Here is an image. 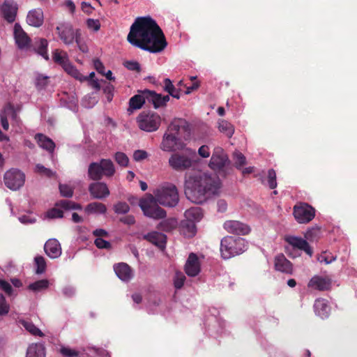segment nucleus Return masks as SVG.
<instances>
[{
	"instance_id": "nucleus-61",
	"label": "nucleus",
	"mask_w": 357,
	"mask_h": 357,
	"mask_svg": "<svg viewBox=\"0 0 357 357\" xmlns=\"http://www.w3.org/2000/svg\"><path fill=\"white\" fill-rule=\"evenodd\" d=\"M94 244L100 249H110L112 248L111 243L102 238H97L94 241Z\"/></svg>"
},
{
	"instance_id": "nucleus-49",
	"label": "nucleus",
	"mask_w": 357,
	"mask_h": 357,
	"mask_svg": "<svg viewBox=\"0 0 357 357\" xmlns=\"http://www.w3.org/2000/svg\"><path fill=\"white\" fill-rule=\"evenodd\" d=\"M35 263L37 266L36 273L41 274L45 272L46 269V262L45 258L42 256H37L35 257Z\"/></svg>"
},
{
	"instance_id": "nucleus-15",
	"label": "nucleus",
	"mask_w": 357,
	"mask_h": 357,
	"mask_svg": "<svg viewBox=\"0 0 357 357\" xmlns=\"http://www.w3.org/2000/svg\"><path fill=\"white\" fill-rule=\"evenodd\" d=\"M225 229L236 235H246L250 229L248 225L237 220H227L224 223Z\"/></svg>"
},
{
	"instance_id": "nucleus-47",
	"label": "nucleus",
	"mask_w": 357,
	"mask_h": 357,
	"mask_svg": "<svg viewBox=\"0 0 357 357\" xmlns=\"http://www.w3.org/2000/svg\"><path fill=\"white\" fill-rule=\"evenodd\" d=\"M60 353L63 357H80V352L68 347H61Z\"/></svg>"
},
{
	"instance_id": "nucleus-10",
	"label": "nucleus",
	"mask_w": 357,
	"mask_h": 357,
	"mask_svg": "<svg viewBox=\"0 0 357 357\" xmlns=\"http://www.w3.org/2000/svg\"><path fill=\"white\" fill-rule=\"evenodd\" d=\"M3 178L7 188L16 190L24 185L25 175L17 169H11L5 173Z\"/></svg>"
},
{
	"instance_id": "nucleus-43",
	"label": "nucleus",
	"mask_w": 357,
	"mask_h": 357,
	"mask_svg": "<svg viewBox=\"0 0 357 357\" xmlns=\"http://www.w3.org/2000/svg\"><path fill=\"white\" fill-rule=\"evenodd\" d=\"M49 287V281L46 279L40 280L35 282L31 283L28 286V289L33 291L38 292L42 290L46 289Z\"/></svg>"
},
{
	"instance_id": "nucleus-26",
	"label": "nucleus",
	"mask_w": 357,
	"mask_h": 357,
	"mask_svg": "<svg viewBox=\"0 0 357 357\" xmlns=\"http://www.w3.org/2000/svg\"><path fill=\"white\" fill-rule=\"evenodd\" d=\"M43 12L40 8L30 10L26 16L27 23L32 26L39 27L43 23Z\"/></svg>"
},
{
	"instance_id": "nucleus-30",
	"label": "nucleus",
	"mask_w": 357,
	"mask_h": 357,
	"mask_svg": "<svg viewBox=\"0 0 357 357\" xmlns=\"http://www.w3.org/2000/svg\"><path fill=\"white\" fill-rule=\"evenodd\" d=\"M45 347L41 343H32L26 349V357H45Z\"/></svg>"
},
{
	"instance_id": "nucleus-56",
	"label": "nucleus",
	"mask_w": 357,
	"mask_h": 357,
	"mask_svg": "<svg viewBox=\"0 0 357 357\" xmlns=\"http://www.w3.org/2000/svg\"><path fill=\"white\" fill-rule=\"evenodd\" d=\"M36 169L38 173L41 175L46 176L47 177L51 178L54 175V173L50 169L46 168L43 165L37 164Z\"/></svg>"
},
{
	"instance_id": "nucleus-48",
	"label": "nucleus",
	"mask_w": 357,
	"mask_h": 357,
	"mask_svg": "<svg viewBox=\"0 0 357 357\" xmlns=\"http://www.w3.org/2000/svg\"><path fill=\"white\" fill-rule=\"evenodd\" d=\"M114 210L117 214H126L130 211V206L126 202H119L114 206Z\"/></svg>"
},
{
	"instance_id": "nucleus-42",
	"label": "nucleus",
	"mask_w": 357,
	"mask_h": 357,
	"mask_svg": "<svg viewBox=\"0 0 357 357\" xmlns=\"http://www.w3.org/2000/svg\"><path fill=\"white\" fill-rule=\"evenodd\" d=\"M232 160L234 161V167L238 169H241L247 162L245 156L241 152L238 151L233 153Z\"/></svg>"
},
{
	"instance_id": "nucleus-53",
	"label": "nucleus",
	"mask_w": 357,
	"mask_h": 357,
	"mask_svg": "<svg viewBox=\"0 0 357 357\" xmlns=\"http://www.w3.org/2000/svg\"><path fill=\"white\" fill-rule=\"evenodd\" d=\"M10 310V305L7 303L5 297L0 294V317L6 315Z\"/></svg>"
},
{
	"instance_id": "nucleus-36",
	"label": "nucleus",
	"mask_w": 357,
	"mask_h": 357,
	"mask_svg": "<svg viewBox=\"0 0 357 357\" xmlns=\"http://www.w3.org/2000/svg\"><path fill=\"white\" fill-rule=\"evenodd\" d=\"M85 211L88 213H100L104 214L107 211L106 206L100 202H92L89 204L86 208Z\"/></svg>"
},
{
	"instance_id": "nucleus-35",
	"label": "nucleus",
	"mask_w": 357,
	"mask_h": 357,
	"mask_svg": "<svg viewBox=\"0 0 357 357\" xmlns=\"http://www.w3.org/2000/svg\"><path fill=\"white\" fill-rule=\"evenodd\" d=\"M185 216L188 220L199 222L203 217L202 210L199 207H192L185 211Z\"/></svg>"
},
{
	"instance_id": "nucleus-50",
	"label": "nucleus",
	"mask_w": 357,
	"mask_h": 357,
	"mask_svg": "<svg viewBox=\"0 0 357 357\" xmlns=\"http://www.w3.org/2000/svg\"><path fill=\"white\" fill-rule=\"evenodd\" d=\"M116 162L122 167H127L129 162L128 157L122 152H117L114 155Z\"/></svg>"
},
{
	"instance_id": "nucleus-32",
	"label": "nucleus",
	"mask_w": 357,
	"mask_h": 357,
	"mask_svg": "<svg viewBox=\"0 0 357 357\" xmlns=\"http://www.w3.org/2000/svg\"><path fill=\"white\" fill-rule=\"evenodd\" d=\"M48 42L45 38L37 39L34 43V49L36 52L43 56L46 61L49 60V55L47 54Z\"/></svg>"
},
{
	"instance_id": "nucleus-11",
	"label": "nucleus",
	"mask_w": 357,
	"mask_h": 357,
	"mask_svg": "<svg viewBox=\"0 0 357 357\" xmlns=\"http://www.w3.org/2000/svg\"><path fill=\"white\" fill-rule=\"evenodd\" d=\"M21 109V106L17 105L15 106L10 102H8L3 108L0 114L1 124L3 129L7 131L9 128L8 118L11 119L12 121L17 122L18 117L17 114Z\"/></svg>"
},
{
	"instance_id": "nucleus-39",
	"label": "nucleus",
	"mask_w": 357,
	"mask_h": 357,
	"mask_svg": "<svg viewBox=\"0 0 357 357\" xmlns=\"http://www.w3.org/2000/svg\"><path fill=\"white\" fill-rule=\"evenodd\" d=\"M56 207L64 210H81L82 206L79 204L75 203L73 201L62 199L57 202L55 204Z\"/></svg>"
},
{
	"instance_id": "nucleus-45",
	"label": "nucleus",
	"mask_w": 357,
	"mask_h": 357,
	"mask_svg": "<svg viewBox=\"0 0 357 357\" xmlns=\"http://www.w3.org/2000/svg\"><path fill=\"white\" fill-rule=\"evenodd\" d=\"M98 102V98L96 97L94 93L88 94L84 97L82 101V105L86 108H92Z\"/></svg>"
},
{
	"instance_id": "nucleus-63",
	"label": "nucleus",
	"mask_w": 357,
	"mask_h": 357,
	"mask_svg": "<svg viewBox=\"0 0 357 357\" xmlns=\"http://www.w3.org/2000/svg\"><path fill=\"white\" fill-rule=\"evenodd\" d=\"M48 77L39 75L36 77V84L39 89L44 88L47 84Z\"/></svg>"
},
{
	"instance_id": "nucleus-55",
	"label": "nucleus",
	"mask_w": 357,
	"mask_h": 357,
	"mask_svg": "<svg viewBox=\"0 0 357 357\" xmlns=\"http://www.w3.org/2000/svg\"><path fill=\"white\" fill-rule=\"evenodd\" d=\"M59 190L63 197L70 198L73 195V188L68 185L59 184Z\"/></svg>"
},
{
	"instance_id": "nucleus-16",
	"label": "nucleus",
	"mask_w": 357,
	"mask_h": 357,
	"mask_svg": "<svg viewBox=\"0 0 357 357\" xmlns=\"http://www.w3.org/2000/svg\"><path fill=\"white\" fill-rule=\"evenodd\" d=\"M89 192L94 199H102L109 195V190L103 182L91 183L89 186Z\"/></svg>"
},
{
	"instance_id": "nucleus-4",
	"label": "nucleus",
	"mask_w": 357,
	"mask_h": 357,
	"mask_svg": "<svg viewBox=\"0 0 357 357\" xmlns=\"http://www.w3.org/2000/svg\"><path fill=\"white\" fill-rule=\"evenodd\" d=\"M116 169L109 159H101L99 162H93L89 165L88 176L93 181H100L103 176L110 178L114 175Z\"/></svg>"
},
{
	"instance_id": "nucleus-3",
	"label": "nucleus",
	"mask_w": 357,
	"mask_h": 357,
	"mask_svg": "<svg viewBox=\"0 0 357 357\" xmlns=\"http://www.w3.org/2000/svg\"><path fill=\"white\" fill-rule=\"evenodd\" d=\"M247 249L245 240L243 238L232 236L224 237L220 242V253L225 259H229L239 255Z\"/></svg>"
},
{
	"instance_id": "nucleus-44",
	"label": "nucleus",
	"mask_w": 357,
	"mask_h": 357,
	"mask_svg": "<svg viewBox=\"0 0 357 357\" xmlns=\"http://www.w3.org/2000/svg\"><path fill=\"white\" fill-rule=\"evenodd\" d=\"M176 221L174 219H167L161 222L158 225V229L165 231H171L176 226Z\"/></svg>"
},
{
	"instance_id": "nucleus-41",
	"label": "nucleus",
	"mask_w": 357,
	"mask_h": 357,
	"mask_svg": "<svg viewBox=\"0 0 357 357\" xmlns=\"http://www.w3.org/2000/svg\"><path fill=\"white\" fill-rule=\"evenodd\" d=\"M165 86H164V90L169 93V96H171L172 97L179 99L180 98V91L179 90L176 89L174 84H172V81L169 78H166L164 80Z\"/></svg>"
},
{
	"instance_id": "nucleus-64",
	"label": "nucleus",
	"mask_w": 357,
	"mask_h": 357,
	"mask_svg": "<svg viewBox=\"0 0 357 357\" xmlns=\"http://www.w3.org/2000/svg\"><path fill=\"white\" fill-rule=\"evenodd\" d=\"M147 156H148L147 153L143 150H137L133 153V158L136 161L142 160L146 158Z\"/></svg>"
},
{
	"instance_id": "nucleus-6",
	"label": "nucleus",
	"mask_w": 357,
	"mask_h": 357,
	"mask_svg": "<svg viewBox=\"0 0 357 357\" xmlns=\"http://www.w3.org/2000/svg\"><path fill=\"white\" fill-rule=\"evenodd\" d=\"M139 128L147 132L157 130L161 123L160 116L151 110L142 112L137 117Z\"/></svg>"
},
{
	"instance_id": "nucleus-12",
	"label": "nucleus",
	"mask_w": 357,
	"mask_h": 357,
	"mask_svg": "<svg viewBox=\"0 0 357 357\" xmlns=\"http://www.w3.org/2000/svg\"><path fill=\"white\" fill-rule=\"evenodd\" d=\"M57 33L60 39L66 44H73L75 39L77 43H79L78 38L79 37V30L75 31L72 25L70 24H61L56 27Z\"/></svg>"
},
{
	"instance_id": "nucleus-7",
	"label": "nucleus",
	"mask_w": 357,
	"mask_h": 357,
	"mask_svg": "<svg viewBox=\"0 0 357 357\" xmlns=\"http://www.w3.org/2000/svg\"><path fill=\"white\" fill-rule=\"evenodd\" d=\"M154 197L159 204L168 207L175 206L179 200L177 188L174 185H168L158 189Z\"/></svg>"
},
{
	"instance_id": "nucleus-9",
	"label": "nucleus",
	"mask_w": 357,
	"mask_h": 357,
	"mask_svg": "<svg viewBox=\"0 0 357 357\" xmlns=\"http://www.w3.org/2000/svg\"><path fill=\"white\" fill-rule=\"evenodd\" d=\"M293 209V215L300 224H307L315 217V209L307 203L296 204Z\"/></svg>"
},
{
	"instance_id": "nucleus-8",
	"label": "nucleus",
	"mask_w": 357,
	"mask_h": 357,
	"mask_svg": "<svg viewBox=\"0 0 357 357\" xmlns=\"http://www.w3.org/2000/svg\"><path fill=\"white\" fill-rule=\"evenodd\" d=\"M195 156V152L192 151L188 154L174 153L169 159V164L176 171H184L192 166Z\"/></svg>"
},
{
	"instance_id": "nucleus-28",
	"label": "nucleus",
	"mask_w": 357,
	"mask_h": 357,
	"mask_svg": "<svg viewBox=\"0 0 357 357\" xmlns=\"http://www.w3.org/2000/svg\"><path fill=\"white\" fill-rule=\"evenodd\" d=\"M331 280L320 276H314L308 283V287L319 291L328 290L331 287Z\"/></svg>"
},
{
	"instance_id": "nucleus-22",
	"label": "nucleus",
	"mask_w": 357,
	"mask_h": 357,
	"mask_svg": "<svg viewBox=\"0 0 357 357\" xmlns=\"http://www.w3.org/2000/svg\"><path fill=\"white\" fill-rule=\"evenodd\" d=\"M17 10V3L13 0H5L2 6L1 11L3 17L8 22H13L15 20Z\"/></svg>"
},
{
	"instance_id": "nucleus-21",
	"label": "nucleus",
	"mask_w": 357,
	"mask_h": 357,
	"mask_svg": "<svg viewBox=\"0 0 357 357\" xmlns=\"http://www.w3.org/2000/svg\"><path fill=\"white\" fill-rule=\"evenodd\" d=\"M14 38L16 45L21 50L27 48L30 45L29 37L17 23L14 26Z\"/></svg>"
},
{
	"instance_id": "nucleus-20",
	"label": "nucleus",
	"mask_w": 357,
	"mask_h": 357,
	"mask_svg": "<svg viewBox=\"0 0 357 357\" xmlns=\"http://www.w3.org/2000/svg\"><path fill=\"white\" fill-rule=\"evenodd\" d=\"M169 134H190V129L188 122L183 119H175L169 126Z\"/></svg>"
},
{
	"instance_id": "nucleus-51",
	"label": "nucleus",
	"mask_w": 357,
	"mask_h": 357,
	"mask_svg": "<svg viewBox=\"0 0 357 357\" xmlns=\"http://www.w3.org/2000/svg\"><path fill=\"white\" fill-rule=\"evenodd\" d=\"M105 85L103 86V93L106 96V98L108 102H111L113 99L114 96V87L110 83H106V82L103 81Z\"/></svg>"
},
{
	"instance_id": "nucleus-14",
	"label": "nucleus",
	"mask_w": 357,
	"mask_h": 357,
	"mask_svg": "<svg viewBox=\"0 0 357 357\" xmlns=\"http://www.w3.org/2000/svg\"><path fill=\"white\" fill-rule=\"evenodd\" d=\"M285 241L289 243V245L286 246L285 250H292L296 252H297V250H302L310 257H312L313 250L306 240L301 237L289 236L285 238Z\"/></svg>"
},
{
	"instance_id": "nucleus-25",
	"label": "nucleus",
	"mask_w": 357,
	"mask_h": 357,
	"mask_svg": "<svg viewBox=\"0 0 357 357\" xmlns=\"http://www.w3.org/2000/svg\"><path fill=\"white\" fill-rule=\"evenodd\" d=\"M314 310L317 316L325 319L329 316L331 307L326 300L319 298L314 301Z\"/></svg>"
},
{
	"instance_id": "nucleus-18",
	"label": "nucleus",
	"mask_w": 357,
	"mask_h": 357,
	"mask_svg": "<svg viewBox=\"0 0 357 357\" xmlns=\"http://www.w3.org/2000/svg\"><path fill=\"white\" fill-rule=\"evenodd\" d=\"M184 269L185 273L190 277H195L201 271L200 262L196 254L191 252L189 255Z\"/></svg>"
},
{
	"instance_id": "nucleus-59",
	"label": "nucleus",
	"mask_w": 357,
	"mask_h": 357,
	"mask_svg": "<svg viewBox=\"0 0 357 357\" xmlns=\"http://www.w3.org/2000/svg\"><path fill=\"white\" fill-rule=\"evenodd\" d=\"M86 24L87 27L93 31H98L100 28V22L98 20L89 18Z\"/></svg>"
},
{
	"instance_id": "nucleus-13",
	"label": "nucleus",
	"mask_w": 357,
	"mask_h": 357,
	"mask_svg": "<svg viewBox=\"0 0 357 357\" xmlns=\"http://www.w3.org/2000/svg\"><path fill=\"white\" fill-rule=\"evenodd\" d=\"M229 162V159L224 150L220 147L214 149L208 166L211 169L218 172H223L226 164Z\"/></svg>"
},
{
	"instance_id": "nucleus-1",
	"label": "nucleus",
	"mask_w": 357,
	"mask_h": 357,
	"mask_svg": "<svg viewBox=\"0 0 357 357\" xmlns=\"http://www.w3.org/2000/svg\"><path fill=\"white\" fill-rule=\"evenodd\" d=\"M127 39L133 46L153 54L162 52L167 46L162 29L150 16L137 17L130 26Z\"/></svg>"
},
{
	"instance_id": "nucleus-24",
	"label": "nucleus",
	"mask_w": 357,
	"mask_h": 357,
	"mask_svg": "<svg viewBox=\"0 0 357 357\" xmlns=\"http://www.w3.org/2000/svg\"><path fill=\"white\" fill-rule=\"evenodd\" d=\"M114 270L117 277L124 282L130 280L133 276L130 266L123 262L115 264Z\"/></svg>"
},
{
	"instance_id": "nucleus-57",
	"label": "nucleus",
	"mask_w": 357,
	"mask_h": 357,
	"mask_svg": "<svg viewBox=\"0 0 357 357\" xmlns=\"http://www.w3.org/2000/svg\"><path fill=\"white\" fill-rule=\"evenodd\" d=\"M47 215L49 218H61L63 216V212L59 207L52 208L47 212Z\"/></svg>"
},
{
	"instance_id": "nucleus-31",
	"label": "nucleus",
	"mask_w": 357,
	"mask_h": 357,
	"mask_svg": "<svg viewBox=\"0 0 357 357\" xmlns=\"http://www.w3.org/2000/svg\"><path fill=\"white\" fill-rule=\"evenodd\" d=\"M148 95L146 93V90H144L138 94L132 96L129 100V107L132 110L140 109L146 102Z\"/></svg>"
},
{
	"instance_id": "nucleus-2",
	"label": "nucleus",
	"mask_w": 357,
	"mask_h": 357,
	"mask_svg": "<svg viewBox=\"0 0 357 357\" xmlns=\"http://www.w3.org/2000/svg\"><path fill=\"white\" fill-rule=\"evenodd\" d=\"M221 187L222 183L217 174L199 171L185 176L184 192L190 202L202 204L218 195Z\"/></svg>"
},
{
	"instance_id": "nucleus-23",
	"label": "nucleus",
	"mask_w": 357,
	"mask_h": 357,
	"mask_svg": "<svg viewBox=\"0 0 357 357\" xmlns=\"http://www.w3.org/2000/svg\"><path fill=\"white\" fill-rule=\"evenodd\" d=\"M44 250L46 255L52 259L58 258L61 255V245L55 238L47 241L44 245Z\"/></svg>"
},
{
	"instance_id": "nucleus-29",
	"label": "nucleus",
	"mask_w": 357,
	"mask_h": 357,
	"mask_svg": "<svg viewBox=\"0 0 357 357\" xmlns=\"http://www.w3.org/2000/svg\"><path fill=\"white\" fill-rule=\"evenodd\" d=\"M275 267L277 271L287 273H291L292 271L291 263L282 254L275 257Z\"/></svg>"
},
{
	"instance_id": "nucleus-33",
	"label": "nucleus",
	"mask_w": 357,
	"mask_h": 357,
	"mask_svg": "<svg viewBox=\"0 0 357 357\" xmlns=\"http://www.w3.org/2000/svg\"><path fill=\"white\" fill-rule=\"evenodd\" d=\"M52 59L54 61L58 64H59L63 69L70 63V61L68 56V54L64 51H61L59 50H55L52 53Z\"/></svg>"
},
{
	"instance_id": "nucleus-34",
	"label": "nucleus",
	"mask_w": 357,
	"mask_h": 357,
	"mask_svg": "<svg viewBox=\"0 0 357 357\" xmlns=\"http://www.w3.org/2000/svg\"><path fill=\"white\" fill-rule=\"evenodd\" d=\"M35 139L40 147L50 152L54 151L55 144L51 139L47 137V135H35Z\"/></svg>"
},
{
	"instance_id": "nucleus-38",
	"label": "nucleus",
	"mask_w": 357,
	"mask_h": 357,
	"mask_svg": "<svg viewBox=\"0 0 357 357\" xmlns=\"http://www.w3.org/2000/svg\"><path fill=\"white\" fill-rule=\"evenodd\" d=\"M22 326L32 335L43 337L44 333L29 320H20Z\"/></svg>"
},
{
	"instance_id": "nucleus-17",
	"label": "nucleus",
	"mask_w": 357,
	"mask_h": 357,
	"mask_svg": "<svg viewBox=\"0 0 357 357\" xmlns=\"http://www.w3.org/2000/svg\"><path fill=\"white\" fill-rule=\"evenodd\" d=\"M161 146L164 151H172L183 149L184 144L178 135H164Z\"/></svg>"
},
{
	"instance_id": "nucleus-40",
	"label": "nucleus",
	"mask_w": 357,
	"mask_h": 357,
	"mask_svg": "<svg viewBox=\"0 0 357 357\" xmlns=\"http://www.w3.org/2000/svg\"><path fill=\"white\" fill-rule=\"evenodd\" d=\"M63 70L70 75L75 79L79 80L81 82L85 81L86 78L71 63H68Z\"/></svg>"
},
{
	"instance_id": "nucleus-58",
	"label": "nucleus",
	"mask_w": 357,
	"mask_h": 357,
	"mask_svg": "<svg viewBox=\"0 0 357 357\" xmlns=\"http://www.w3.org/2000/svg\"><path fill=\"white\" fill-rule=\"evenodd\" d=\"M185 280V276L182 273H176L174 281L175 288L181 289L183 286Z\"/></svg>"
},
{
	"instance_id": "nucleus-37",
	"label": "nucleus",
	"mask_w": 357,
	"mask_h": 357,
	"mask_svg": "<svg viewBox=\"0 0 357 357\" xmlns=\"http://www.w3.org/2000/svg\"><path fill=\"white\" fill-rule=\"evenodd\" d=\"M181 228L184 235L188 237H192L197 231L195 223L191 220L182 221Z\"/></svg>"
},
{
	"instance_id": "nucleus-52",
	"label": "nucleus",
	"mask_w": 357,
	"mask_h": 357,
	"mask_svg": "<svg viewBox=\"0 0 357 357\" xmlns=\"http://www.w3.org/2000/svg\"><path fill=\"white\" fill-rule=\"evenodd\" d=\"M320 234V229L318 227H312L310 229H308L305 234V238L310 241H314L317 240V238L319 236Z\"/></svg>"
},
{
	"instance_id": "nucleus-62",
	"label": "nucleus",
	"mask_w": 357,
	"mask_h": 357,
	"mask_svg": "<svg viewBox=\"0 0 357 357\" xmlns=\"http://www.w3.org/2000/svg\"><path fill=\"white\" fill-rule=\"evenodd\" d=\"M0 289H2L6 294L11 296L13 291L11 284L7 281L0 279Z\"/></svg>"
},
{
	"instance_id": "nucleus-54",
	"label": "nucleus",
	"mask_w": 357,
	"mask_h": 357,
	"mask_svg": "<svg viewBox=\"0 0 357 357\" xmlns=\"http://www.w3.org/2000/svg\"><path fill=\"white\" fill-rule=\"evenodd\" d=\"M268 185L271 189H275L277 187L276 173L273 169L268 171Z\"/></svg>"
},
{
	"instance_id": "nucleus-5",
	"label": "nucleus",
	"mask_w": 357,
	"mask_h": 357,
	"mask_svg": "<svg viewBox=\"0 0 357 357\" xmlns=\"http://www.w3.org/2000/svg\"><path fill=\"white\" fill-rule=\"evenodd\" d=\"M158 200L151 194H146L139 201V206L145 216L155 219H163L166 217L165 210L158 206Z\"/></svg>"
},
{
	"instance_id": "nucleus-19",
	"label": "nucleus",
	"mask_w": 357,
	"mask_h": 357,
	"mask_svg": "<svg viewBox=\"0 0 357 357\" xmlns=\"http://www.w3.org/2000/svg\"><path fill=\"white\" fill-rule=\"evenodd\" d=\"M146 93L148 95V97H146L147 102L151 103L155 109L166 106L167 102L169 100L168 95L162 96L154 91L146 89Z\"/></svg>"
},
{
	"instance_id": "nucleus-60",
	"label": "nucleus",
	"mask_w": 357,
	"mask_h": 357,
	"mask_svg": "<svg viewBox=\"0 0 357 357\" xmlns=\"http://www.w3.org/2000/svg\"><path fill=\"white\" fill-rule=\"evenodd\" d=\"M124 66L129 70L139 72L140 64L136 61H127L124 63Z\"/></svg>"
},
{
	"instance_id": "nucleus-46",
	"label": "nucleus",
	"mask_w": 357,
	"mask_h": 357,
	"mask_svg": "<svg viewBox=\"0 0 357 357\" xmlns=\"http://www.w3.org/2000/svg\"><path fill=\"white\" fill-rule=\"evenodd\" d=\"M218 128L221 132H226V134H234V126L225 120H221L218 122Z\"/></svg>"
},
{
	"instance_id": "nucleus-27",
	"label": "nucleus",
	"mask_w": 357,
	"mask_h": 357,
	"mask_svg": "<svg viewBox=\"0 0 357 357\" xmlns=\"http://www.w3.org/2000/svg\"><path fill=\"white\" fill-rule=\"evenodd\" d=\"M143 238L161 249L164 248L166 245L167 236L158 231L148 233L144 235Z\"/></svg>"
}]
</instances>
